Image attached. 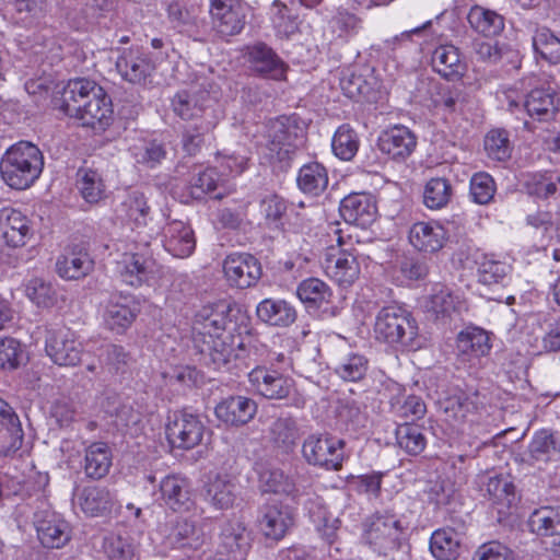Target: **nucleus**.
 Instances as JSON below:
<instances>
[{
    "label": "nucleus",
    "mask_w": 560,
    "mask_h": 560,
    "mask_svg": "<svg viewBox=\"0 0 560 560\" xmlns=\"http://www.w3.org/2000/svg\"><path fill=\"white\" fill-rule=\"evenodd\" d=\"M77 504L86 516H104L110 513L114 498L105 487L88 486L77 494Z\"/></svg>",
    "instance_id": "33"
},
{
    "label": "nucleus",
    "mask_w": 560,
    "mask_h": 560,
    "mask_svg": "<svg viewBox=\"0 0 560 560\" xmlns=\"http://www.w3.org/2000/svg\"><path fill=\"white\" fill-rule=\"evenodd\" d=\"M298 298L307 308H319L331 302V289L318 278H308L299 283Z\"/></svg>",
    "instance_id": "49"
},
{
    "label": "nucleus",
    "mask_w": 560,
    "mask_h": 560,
    "mask_svg": "<svg viewBox=\"0 0 560 560\" xmlns=\"http://www.w3.org/2000/svg\"><path fill=\"white\" fill-rule=\"evenodd\" d=\"M331 147L335 155L340 160H352L359 149L355 131L349 125L340 126L334 135Z\"/></svg>",
    "instance_id": "57"
},
{
    "label": "nucleus",
    "mask_w": 560,
    "mask_h": 560,
    "mask_svg": "<svg viewBox=\"0 0 560 560\" xmlns=\"http://www.w3.org/2000/svg\"><path fill=\"white\" fill-rule=\"evenodd\" d=\"M161 500L174 512H187L195 502L189 481L178 475H168L160 482Z\"/></svg>",
    "instance_id": "25"
},
{
    "label": "nucleus",
    "mask_w": 560,
    "mask_h": 560,
    "mask_svg": "<svg viewBox=\"0 0 560 560\" xmlns=\"http://www.w3.org/2000/svg\"><path fill=\"white\" fill-rule=\"evenodd\" d=\"M45 350L54 363L60 366H75L80 363L83 345L69 328L47 330Z\"/></svg>",
    "instance_id": "10"
},
{
    "label": "nucleus",
    "mask_w": 560,
    "mask_h": 560,
    "mask_svg": "<svg viewBox=\"0 0 560 560\" xmlns=\"http://www.w3.org/2000/svg\"><path fill=\"white\" fill-rule=\"evenodd\" d=\"M257 317L271 326L288 327L296 319L295 308L285 300L265 299L256 307Z\"/></svg>",
    "instance_id": "37"
},
{
    "label": "nucleus",
    "mask_w": 560,
    "mask_h": 560,
    "mask_svg": "<svg viewBox=\"0 0 560 560\" xmlns=\"http://www.w3.org/2000/svg\"><path fill=\"white\" fill-rule=\"evenodd\" d=\"M0 423V456H10L21 448L23 431L19 418Z\"/></svg>",
    "instance_id": "59"
},
{
    "label": "nucleus",
    "mask_w": 560,
    "mask_h": 560,
    "mask_svg": "<svg viewBox=\"0 0 560 560\" xmlns=\"http://www.w3.org/2000/svg\"><path fill=\"white\" fill-rule=\"evenodd\" d=\"M94 267L90 254L81 247L60 255L56 261L57 273L66 280H78L88 276Z\"/></svg>",
    "instance_id": "32"
},
{
    "label": "nucleus",
    "mask_w": 560,
    "mask_h": 560,
    "mask_svg": "<svg viewBox=\"0 0 560 560\" xmlns=\"http://www.w3.org/2000/svg\"><path fill=\"white\" fill-rule=\"evenodd\" d=\"M92 104L85 108L75 119L82 127H89L97 131L105 130L112 121V103L104 90L91 95Z\"/></svg>",
    "instance_id": "35"
},
{
    "label": "nucleus",
    "mask_w": 560,
    "mask_h": 560,
    "mask_svg": "<svg viewBox=\"0 0 560 560\" xmlns=\"http://www.w3.org/2000/svg\"><path fill=\"white\" fill-rule=\"evenodd\" d=\"M374 332L376 339L389 345L409 346L418 334V327L407 310L398 305H388L378 312Z\"/></svg>",
    "instance_id": "5"
},
{
    "label": "nucleus",
    "mask_w": 560,
    "mask_h": 560,
    "mask_svg": "<svg viewBox=\"0 0 560 560\" xmlns=\"http://www.w3.org/2000/svg\"><path fill=\"white\" fill-rule=\"evenodd\" d=\"M485 150L495 161H506L511 156L509 133L504 129L490 130L485 137Z\"/></svg>",
    "instance_id": "63"
},
{
    "label": "nucleus",
    "mask_w": 560,
    "mask_h": 560,
    "mask_svg": "<svg viewBox=\"0 0 560 560\" xmlns=\"http://www.w3.org/2000/svg\"><path fill=\"white\" fill-rule=\"evenodd\" d=\"M408 238L417 250L436 253L444 246L446 233L439 223L417 222L410 228Z\"/></svg>",
    "instance_id": "30"
},
{
    "label": "nucleus",
    "mask_w": 560,
    "mask_h": 560,
    "mask_svg": "<svg viewBox=\"0 0 560 560\" xmlns=\"http://www.w3.org/2000/svg\"><path fill=\"white\" fill-rule=\"evenodd\" d=\"M258 410L257 402L246 396L223 398L214 408L215 418L228 427L240 428L249 423Z\"/></svg>",
    "instance_id": "19"
},
{
    "label": "nucleus",
    "mask_w": 560,
    "mask_h": 560,
    "mask_svg": "<svg viewBox=\"0 0 560 560\" xmlns=\"http://www.w3.org/2000/svg\"><path fill=\"white\" fill-rule=\"evenodd\" d=\"M478 407V393H466L455 390L453 394L440 401V409L445 416V420L452 425H458L474 415Z\"/></svg>",
    "instance_id": "29"
},
{
    "label": "nucleus",
    "mask_w": 560,
    "mask_h": 560,
    "mask_svg": "<svg viewBox=\"0 0 560 560\" xmlns=\"http://www.w3.org/2000/svg\"><path fill=\"white\" fill-rule=\"evenodd\" d=\"M206 432L199 416L186 411H175L168 417L165 433L172 447L191 450L198 446Z\"/></svg>",
    "instance_id": "8"
},
{
    "label": "nucleus",
    "mask_w": 560,
    "mask_h": 560,
    "mask_svg": "<svg viewBox=\"0 0 560 560\" xmlns=\"http://www.w3.org/2000/svg\"><path fill=\"white\" fill-rule=\"evenodd\" d=\"M407 527L395 513L373 514L364 525V541L381 556H388L401 547Z\"/></svg>",
    "instance_id": "4"
},
{
    "label": "nucleus",
    "mask_w": 560,
    "mask_h": 560,
    "mask_svg": "<svg viewBox=\"0 0 560 560\" xmlns=\"http://www.w3.org/2000/svg\"><path fill=\"white\" fill-rule=\"evenodd\" d=\"M247 60L252 71L264 79L283 81L287 79L289 66L277 52L262 42L247 47Z\"/></svg>",
    "instance_id": "16"
},
{
    "label": "nucleus",
    "mask_w": 560,
    "mask_h": 560,
    "mask_svg": "<svg viewBox=\"0 0 560 560\" xmlns=\"http://www.w3.org/2000/svg\"><path fill=\"white\" fill-rule=\"evenodd\" d=\"M486 491L494 504L509 508L515 501V486L504 477H490Z\"/></svg>",
    "instance_id": "61"
},
{
    "label": "nucleus",
    "mask_w": 560,
    "mask_h": 560,
    "mask_svg": "<svg viewBox=\"0 0 560 560\" xmlns=\"http://www.w3.org/2000/svg\"><path fill=\"white\" fill-rule=\"evenodd\" d=\"M220 540V547L230 560H244L250 548L252 538L244 523L233 520L223 525Z\"/></svg>",
    "instance_id": "27"
},
{
    "label": "nucleus",
    "mask_w": 560,
    "mask_h": 560,
    "mask_svg": "<svg viewBox=\"0 0 560 560\" xmlns=\"http://www.w3.org/2000/svg\"><path fill=\"white\" fill-rule=\"evenodd\" d=\"M77 187L82 198L89 203H96L105 192L104 182L97 171L80 167L77 172Z\"/></svg>",
    "instance_id": "53"
},
{
    "label": "nucleus",
    "mask_w": 560,
    "mask_h": 560,
    "mask_svg": "<svg viewBox=\"0 0 560 560\" xmlns=\"http://www.w3.org/2000/svg\"><path fill=\"white\" fill-rule=\"evenodd\" d=\"M294 523L291 509L282 504L265 505L259 517V529L266 538L282 539Z\"/></svg>",
    "instance_id": "26"
},
{
    "label": "nucleus",
    "mask_w": 560,
    "mask_h": 560,
    "mask_svg": "<svg viewBox=\"0 0 560 560\" xmlns=\"http://www.w3.org/2000/svg\"><path fill=\"white\" fill-rule=\"evenodd\" d=\"M335 233L338 234V246L329 247L324 260V269L326 275L339 285L349 287L359 279L360 264L353 250L341 247L343 242L340 231L336 230Z\"/></svg>",
    "instance_id": "9"
},
{
    "label": "nucleus",
    "mask_w": 560,
    "mask_h": 560,
    "mask_svg": "<svg viewBox=\"0 0 560 560\" xmlns=\"http://www.w3.org/2000/svg\"><path fill=\"white\" fill-rule=\"evenodd\" d=\"M116 69L124 80L133 84H145L155 70V65L139 49H125L117 58Z\"/></svg>",
    "instance_id": "23"
},
{
    "label": "nucleus",
    "mask_w": 560,
    "mask_h": 560,
    "mask_svg": "<svg viewBox=\"0 0 560 560\" xmlns=\"http://www.w3.org/2000/svg\"><path fill=\"white\" fill-rule=\"evenodd\" d=\"M206 501L217 510H228L236 499V485L226 475H217L206 485Z\"/></svg>",
    "instance_id": "40"
},
{
    "label": "nucleus",
    "mask_w": 560,
    "mask_h": 560,
    "mask_svg": "<svg viewBox=\"0 0 560 560\" xmlns=\"http://www.w3.org/2000/svg\"><path fill=\"white\" fill-rule=\"evenodd\" d=\"M467 21L476 33L485 37L500 35L505 26L503 15L479 4H475L469 9Z\"/></svg>",
    "instance_id": "38"
},
{
    "label": "nucleus",
    "mask_w": 560,
    "mask_h": 560,
    "mask_svg": "<svg viewBox=\"0 0 560 560\" xmlns=\"http://www.w3.org/2000/svg\"><path fill=\"white\" fill-rule=\"evenodd\" d=\"M209 117L192 126H189L183 132V149L188 155H196L206 144L210 132L215 128L220 120L218 113L208 112Z\"/></svg>",
    "instance_id": "42"
},
{
    "label": "nucleus",
    "mask_w": 560,
    "mask_h": 560,
    "mask_svg": "<svg viewBox=\"0 0 560 560\" xmlns=\"http://www.w3.org/2000/svg\"><path fill=\"white\" fill-rule=\"evenodd\" d=\"M472 49L477 55L478 59L497 65H511L513 68L520 67L518 51L513 49L510 45L504 43H488L483 40H475L472 43Z\"/></svg>",
    "instance_id": "39"
},
{
    "label": "nucleus",
    "mask_w": 560,
    "mask_h": 560,
    "mask_svg": "<svg viewBox=\"0 0 560 560\" xmlns=\"http://www.w3.org/2000/svg\"><path fill=\"white\" fill-rule=\"evenodd\" d=\"M395 435L398 446L409 455H419L425 448V436L417 424H399Z\"/></svg>",
    "instance_id": "55"
},
{
    "label": "nucleus",
    "mask_w": 560,
    "mask_h": 560,
    "mask_svg": "<svg viewBox=\"0 0 560 560\" xmlns=\"http://www.w3.org/2000/svg\"><path fill=\"white\" fill-rule=\"evenodd\" d=\"M534 51L550 65L560 63V38L548 27H537L533 38Z\"/></svg>",
    "instance_id": "54"
},
{
    "label": "nucleus",
    "mask_w": 560,
    "mask_h": 560,
    "mask_svg": "<svg viewBox=\"0 0 560 560\" xmlns=\"http://www.w3.org/2000/svg\"><path fill=\"white\" fill-rule=\"evenodd\" d=\"M427 313L435 319L451 318L453 314H459L465 307L464 301L458 295L443 285H435L424 304Z\"/></svg>",
    "instance_id": "34"
},
{
    "label": "nucleus",
    "mask_w": 560,
    "mask_h": 560,
    "mask_svg": "<svg viewBox=\"0 0 560 560\" xmlns=\"http://www.w3.org/2000/svg\"><path fill=\"white\" fill-rule=\"evenodd\" d=\"M101 93V86L86 79L70 80L63 88L57 106L74 120L92 104L91 95Z\"/></svg>",
    "instance_id": "18"
},
{
    "label": "nucleus",
    "mask_w": 560,
    "mask_h": 560,
    "mask_svg": "<svg viewBox=\"0 0 560 560\" xmlns=\"http://www.w3.org/2000/svg\"><path fill=\"white\" fill-rule=\"evenodd\" d=\"M345 441L328 434H311L302 444V455L308 465L326 470L341 469Z\"/></svg>",
    "instance_id": "7"
},
{
    "label": "nucleus",
    "mask_w": 560,
    "mask_h": 560,
    "mask_svg": "<svg viewBox=\"0 0 560 560\" xmlns=\"http://www.w3.org/2000/svg\"><path fill=\"white\" fill-rule=\"evenodd\" d=\"M528 526L538 536L558 539L560 536V505L536 509L529 516Z\"/></svg>",
    "instance_id": "43"
},
{
    "label": "nucleus",
    "mask_w": 560,
    "mask_h": 560,
    "mask_svg": "<svg viewBox=\"0 0 560 560\" xmlns=\"http://www.w3.org/2000/svg\"><path fill=\"white\" fill-rule=\"evenodd\" d=\"M259 487L266 493L290 497H295L299 493L294 480L276 467L266 468L259 474Z\"/></svg>",
    "instance_id": "51"
},
{
    "label": "nucleus",
    "mask_w": 560,
    "mask_h": 560,
    "mask_svg": "<svg viewBox=\"0 0 560 560\" xmlns=\"http://www.w3.org/2000/svg\"><path fill=\"white\" fill-rule=\"evenodd\" d=\"M131 296L112 299L106 307L104 320L106 326L116 332L125 331L136 318V310L131 306Z\"/></svg>",
    "instance_id": "41"
},
{
    "label": "nucleus",
    "mask_w": 560,
    "mask_h": 560,
    "mask_svg": "<svg viewBox=\"0 0 560 560\" xmlns=\"http://www.w3.org/2000/svg\"><path fill=\"white\" fill-rule=\"evenodd\" d=\"M377 145L392 159L404 160L416 149L417 137L409 128L396 125L381 133Z\"/></svg>",
    "instance_id": "24"
},
{
    "label": "nucleus",
    "mask_w": 560,
    "mask_h": 560,
    "mask_svg": "<svg viewBox=\"0 0 560 560\" xmlns=\"http://www.w3.org/2000/svg\"><path fill=\"white\" fill-rule=\"evenodd\" d=\"M231 306L225 302L206 305L197 312L192 323V339L195 347L206 364L214 370L225 368L232 359L245 360L249 349L244 342L233 348V336L228 332Z\"/></svg>",
    "instance_id": "1"
},
{
    "label": "nucleus",
    "mask_w": 560,
    "mask_h": 560,
    "mask_svg": "<svg viewBox=\"0 0 560 560\" xmlns=\"http://www.w3.org/2000/svg\"><path fill=\"white\" fill-rule=\"evenodd\" d=\"M37 537L45 548H62L71 539L69 523L58 513L42 510L34 515Z\"/></svg>",
    "instance_id": "15"
},
{
    "label": "nucleus",
    "mask_w": 560,
    "mask_h": 560,
    "mask_svg": "<svg viewBox=\"0 0 560 560\" xmlns=\"http://www.w3.org/2000/svg\"><path fill=\"white\" fill-rule=\"evenodd\" d=\"M114 271L119 279L130 287H141L158 272V264L153 258L149 242L132 247L122 253L114 261Z\"/></svg>",
    "instance_id": "6"
},
{
    "label": "nucleus",
    "mask_w": 560,
    "mask_h": 560,
    "mask_svg": "<svg viewBox=\"0 0 560 560\" xmlns=\"http://www.w3.org/2000/svg\"><path fill=\"white\" fill-rule=\"evenodd\" d=\"M457 349L459 353L469 359H479L490 352L491 346L488 334L481 328H468L459 332L457 337Z\"/></svg>",
    "instance_id": "50"
},
{
    "label": "nucleus",
    "mask_w": 560,
    "mask_h": 560,
    "mask_svg": "<svg viewBox=\"0 0 560 560\" xmlns=\"http://www.w3.org/2000/svg\"><path fill=\"white\" fill-rule=\"evenodd\" d=\"M526 455L525 463L542 469L548 463L560 458V436L550 430L536 432Z\"/></svg>",
    "instance_id": "22"
},
{
    "label": "nucleus",
    "mask_w": 560,
    "mask_h": 560,
    "mask_svg": "<svg viewBox=\"0 0 560 560\" xmlns=\"http://www.w3.org/2000/svg\"><path fill=\"white\" fill-rule=\"evenodd\" d=\"M339 211L346 222L364 229L375 220L377 208L370 194L353 192L341 200Z\"/></svg>",
    "instance_id": "21"
},
{
    "label": "nucleus",
    "mask_w": 560,
    "mask_h": 560,
    "mask_svg": "<svg viewBox=\"0 0 560 560\" xmlns=\"http://www.w3.org/2000/svg\"><path fill=\"white\" fill-rule=\"evenodd\" d=\"M248 382L254 392L266 399L280 400L289 397L293 380L276 369L256 366L248 373Z\"/></svg>",
    "instance_id": "13"
},
{
    "label": "nucleus",
    "mask_w": 560,
    "mask_h": 560,
    "mask_svg": "<svg viewBox=\"0 0 560 560\" xmlns=\"http://www.w3.org/2000/svg\"><path fill=\"white\" fill-rule=\"evenodd\" d=\"M296 180L303 192L319 196L328 186V173L322 164L313 162L300 168Z\"/></svg>",
    "instance_id": "52"
},
{
    "label": "nucleus",
    "mask_w": 560,
    "mask_h": 560,
    "mask_svg": "<svg viewBox=\"0 0 560 560\" xmlns=\"http://www.w3.org/2000/svg\"><path fill=\"white\" fill-rule=\"evenodd\" d=\"M526 192L540 199L560 194V174L553 172L527 173L523 176Z\"/></svg>",
    "instance_id": "47"
},
{
    "label": "nucleus",
    "mask_w": 560,
    "mask_h": 560,
    "mask_svg": "<svg viewBox=\"0 0 560 560\" xmlns=\"http://www.w3.org/2000/svg\"><path fill=\"white\" fill-rule=\"evenodd\" d=\"M477 265L478 280L486 285L501 282L510 270V266L505 262L495 260L488 255H482Z\"/></svg>",
    "instance_id": "62"
},
{
    "label": "nucleus",
    "mask_w": 560,
    "mask_h": 560,
    "mask_svg": "<svg viewBox=\"0 0 560 560\" xmlns=\"http://www.w3.org/2000/svg\"><path fill=\"white\" fill-rule=\"evenodd\" d=\"M337 418L347 428H351L352 430L364 428L368 422L366 412L357 400L351 398L339 400Z\"/></svg>",
    "instance_id": "60"
},
{
    "label": "nucleus",
    "mask_w": 560,
    "mask_h": 560,
    "mask_svg": "<svg viewBox=\"0 0 560 560\" xmlns=\"http://www.w3.org/2000/svg\"><path fill=\"white\" fill-rule=\"evenodd\" d=\"M430 551L438 560H456L460 551V538L452 528H440L432 533Z\"/></svg>",
    "instance_id": "45"
},
{
    "label": "nucleus",
    "mask_w": 560,
    "mask_h": 560,
    "mask_svg": "<svg viewBox=\"0 0 560 560\" xmlns=\"http://www.w3.org/2000/svg\"><path fill=\"white\" fill-rule=\"evenodd\" d=\"M332 370L342 381L355 383L365 377L369 360L357 352L343 353L335 360Z\"/></svg>",
    "instance_id": "46"
},
{
    "label": "nucleus",
    "mask_w": 560,
    "mask_h": 560,
    "mask_svg": "<svg viewBox=\"0 0 560 560\" xmlns=\"http://www.w3.org/2000/svg\"><path fill=\"white\" fill-rule=\"evenodd\" d=\"M213 103L210 92L196 84L178 91L172 98L173 112L184 120H206L208 112L217 113Z\"/></svg>",
    "instance_id": "12"
},
{
    "label": "nucleus",
    "mask_w": 560,
    "mask_h": 560,
    "mask_svg": "<svg viewBox=\"0 0 560 560\" xmlns=\"http://www.w3.org/2000/svg\"><path fill=\"white\" fill-rule=\"evenodd\" d=\"M112 466V452L104 442H94L85 450L84 472L91 479L105 477Z\"/></svg>",
    "instance_id": "44"
},
{
    "label": "nucleus",
    "mask_w": 560,
    "mask_h": 560,
    "mask_svg": "<svg viewBox=\"0 0 560 560\" xmlns=\"http://www.w3.org/2000/svg\"><path fill=\"white\" fill-rule=\"evenodd\" d=\"M452 192V186L447 179L431 178L424 186L423 202L429 209H442L450 202Z\"/></svg>",
    "instance_id": "56"
},
{
    "label": "nucleus",
    "mask_w": 560,
    "mask_h": 560,
    "mask_svg": "<svg viewBox=\"0 0 560 560\" xmlns=\"http://www.w3.org/2000/svg\"><path fill=\"white\" fill-rule=\"evenodd\" d=\"M213 28L222 37L240 34L247 16V5L242 0H210Z\"/></svg>",
    "instance_id": "11"
},
{
    "label": "nucleus",
    "mask_w": 560,
    "mask_h": 560,
    "mask_svg": "<svg viewBox=\"0 0 560 560\" xmlns=\"http://www.w3.org/2000/svg\"><path fill=\"white\" fill-rule=\"evenodd\" d=\"M0 231L4 243L13 248L24 246L34 233L28 217L11 207L0 210Z\"/></svg>",
    "instance_id": "20"
},
{
    "label": "nucleus",
    "mask_w": 560,
    "mask_h": 560,
    "mask_svg": "<svg viewBox=\"0 0 560 560\" xmlns=\"http://www.w3.org/2000/svg\"><path fill=\"white\" fill-rule=\"evenodd\" d=\"M305 136V124L296 115H281L265 124L264 138L271 159L289 166Z\"/></svg>",
    "instance_id": "3"
},
{
    "label": "nucleus",
    "mask_w": 560,
    "mask_h": 560,
    "mask_svg": "<svg viewBox=\"0 0 560 560\" xmlns=\"http://www.w3.org/2000/svg\"><path fill=\"white\" fill-rule=\"evenodd\" d=\"M340 88L343 94L352 100L372 101L374 97V89L368 79L359 73L350 72L340 79Z\"/></svg>",
    "instance_id": "58"
},
{
    "label": "nucleus",
    "mask_w": 560,
    "mask_h": 560,
    "mask_svg": "<svg viewBox=\"0 0 560 560\" xmlns=\"http://www.w3.org/2000/svg\"><path fill=\"white\" fill-rule=\"evenodd\" d=\"M164 248L174 257L185 258L191 255L196 240L191 228L179 220L170 222L163 231Z\"/></svg>",
    "instance_id": "28"
},
{
    "label": "nucleus",
    "mask_w": 560,
    "mask_h": 560,
    "mask_svg": "<svg viewBox=\"0 0 560 560\" xmlns=\"http://www.w3.org/2000/svg\"><path fill=\"white\" fill-rule=\"evenodd\" d=\"M299 436L296 420L290 416L277 418L269 427L270 442L285 453L294 448Z\"/></svg>",
    "instance_id": "48"
},
{
    "label": "nucleus",
    "mask_w": 560,
    "mask_h": 560,
    "mask_svg": "<svg viewBox=\"0 0 560 560\" xmlns=\"http://www.w3.org/2000/svg\"><path fill=\"white\" fill-rule=\"evenodd\" d=\"M223 272L230 287L247 289L256 285L261 278L262 269L259 260L253 255L236 253L224 259Z\"/></svg>",
    "instance_id": "14"
},
{
    "label": "nucleus",
    "mask_w": 560,
    "mask_h": 560,
    "mask_svg": "<svg viewBox=\"0 0 560 560\" xmlns=\"http://www.w3.org/2000/svg\"><path fill=\"white\" fill-rule=\"evenodd\" d=\"M432 68L447 80L460 79L466 70L459 50L454 45H440L432 54Z\"/></svg>",
    "instance_id": "36"
},
{
    "label": "nucleus",
    "mask_w": 560,
    "mask_h": 560,
    "mask_svg": "<svg viewBox=\"0 0 560 560\" xmlns=\"http://www.w3.org/2000/svg\"><path fill=\"white\" fill-rule=\"evenodd\" d=\"M44 156L33 143L20 141L7 150L0 161L4 183L14 189L28 188L40 175Z\"/></svg>",
    "instance_id": "2"
},
{
    "label": "nucleus",
    "mask_w": 560,
    "mask_h": 560,
    "mask_svg": "<svg viewBox=\"0 0 560 560\" xmlns=\"http://www.w3.org/2000/svg\"><path fill=\"white\" fill-rule=\"evenodd\" d=\"M524 107L530 117L548 121L560 109V94L550 88L534 89L526 96Z\"/></svg>",
    "instance_id": "31"
},
{
    "label": "nucleus",
    "mask_w": 560,
    "mask_h": 560,
    "mask_svg": "<svg viewBox=\"0 0 560 560\" xmlns=\"http://www.w3.org/2000/svg\"><path fill=\"white\" fill-rule=\"evenodd\" d=\"M165 545L189 553L198 550L205 542V534L194 520L177 516L165 525Z\"/></svg>",
    "instance_id": "17"
},
{
    "label": "nucleus",
    "mask_w": 560,
    "mask_h": 560,
    "mask_svg": "<svg viewBox=\"0 0 560 560\" xmlns=\"http://www.w3.org/2000/svg\"><path fill=\"white\" fill-rule=\"evenodd\" d=\"M103 551L109 560H132L135 547L128 538L109 533L103 538Z\"/></svg>",
    "instance_id": "64"
}]
</instances>
